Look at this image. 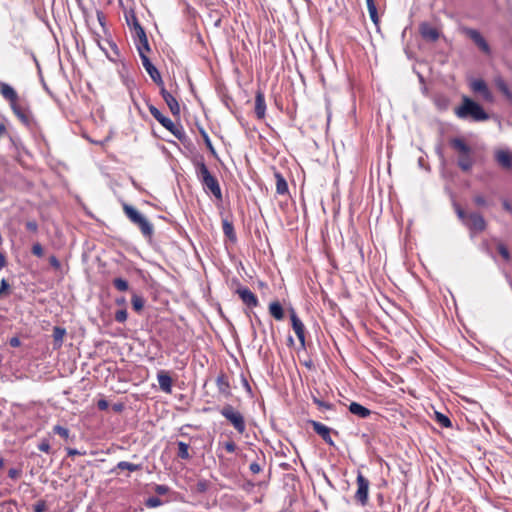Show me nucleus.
<instances>
[{"mask_svg": "<svg viewBox=\"0 0 512 512\" xmlns=\"http://www.w3.org/2000/svg\"><path fill=\"white\" fill-rule=\"evenodd\" d=\"M0 95L9 103L16 118L27 128L35 124L34 116L28 101L21 98L17 91L8 83L0 82Z\"/></svg>", "mask_w": 512, "mask_h": 512, "instance_id": "f257e3e1", "label": "nucleus"}, {"mask_svg": "<svg viewBox=\"0 0 512 512\" xmlns=\"http://www.w3.org/2000/svg\"><path fill=\"white\" fill-rule=\"evenodd\" d=\"M195 170L204 191L213 195L218 201H222L223 197L219 181L211 174L204 161H197L195 163Z\"/></svg>", "mask_w": 512, "mask_h": 512, "instance_id": "f03ea898", "label": "nucleus"}, {"mask_svg": "<svg viewBox=\"0 0 512 512\" xmlns=\"http://www.w3.org/2000/svg\"><path fill=\"white\" fill-rule=\"evenodd\" d=\"M455 115L460 119L471 118L473 121H486L489 119V115L481 107L480 104L471 100L467 96H463L462 104L455 108Z\"/></svg>", "mask_w": 512, "mask_h": 512, "instance_id": "7ed1b4c3", "label": "nucleus"}, {"mask_svg": "<svg viewBox=\"0 0 512 512\" xmlns=\"http://www.w3.org/2000/svg\"><path fill=\"white\" fill-rule=\"evenodd\" d=\"M450 146L458 153V167L468 172L474 165L471 147L462 138H453L450 140Z\"/></svg>", "mask_w": 512, "mask_h": 512, "instance_id": "20e7f679", "label": "nucleus"}, {"mask_svg": "<svg viewBox=\"0 0 512 512\" xmlns=\"http://www.w3.org/2000/svg\"><path fill=\"white\" fill-rule=\"evenodd\" d=\"M220 414L234 427L239 433L243 434L246 430V422L243 414L236 410L232 405L226 404L220 410Z\"/></svg>", "mask_w": 512, "mask_h": 512, "instance_id": "39448f33", "label": "nucleus"}, {"mask_svg": "<svg viewBox=\"0 0 512 512\" xmlns=\"http://www.w3.org/2000/svg\"><path fill=\"white\" fill-rule=\"evenodd\" d=\"M148 109L152 116L177 139L182 140L185 136L181 125L175 124L170 118L164 116L154 105H148Z\"/></svg>", "mask_w": 512, "mask_h": 512, "instance_id": "423d86ee", "label": "nucleus"}, {"mask_svg": "<svg viewBox=\"0 0 512 512\" xmlns=\"http://www.w3.org/2000/svg\"><path fill=\"white\" fill-rule=\"evenodd\" d=\"M461 32L470 38L484 54L490 55V46L478 30L469 27H462Z\"/></svg>", "mask_w": 512, "mask_h": 512, "instance_id": "0eeeda50", "label": "nucleus"}, {"mask_svg": "<svg viewBox=\"0 0 512 512\" xmlns=\"http://www.w3.org/2000/svg\"><path fill=\"white\" fill-rule=\"evenodd\" d=\"M357 491L355 493V499L362 505L365 506L368 503V495H369V480L363 476L362 473H358L357 475Z\"/></svg>", "mask_w": 512, "mask_h": 512, "instance_id": "6e6552de", "label": "nucleus"}, {"mask_svg": "<svg viewBox=\"0 0 512 512\" xmlns=\"http://www.w3.org/2000/svg\"><path fill=\"white\" fill-rule=\"evenodd\" d=\"M419 32L423 39L430 42H436L440 37L439 30L427 22L419 25Z\"/></svg>", "mask_w": 512, "mask_h": 512, "instance_id": "1a4fd4ad", "label": "nucleus"}, {"mask_svg": "<svg viewBox=\"0 0 512 512\" xmlns=\"http://www.w3.org/2000/svg\"><path fill=\"white\" fill-rule=\"evenodd\" d=\"M127 218L135 224H148V220L136 207L128 204L123 205Z\"/></svg>", "mask_w": 512, "mask_h": 512, "instance_id": "9d476101", "label": "nucleus"}, {"mask_svg": "<svg viewBox=\"0 0 512 512\" xmlns=\"http://www.w3.org/2000/svg\"><path fill=\"white\" fill-rule=\"evenodd\" d=\"M290 318H291L292 328H293L298 340L300 341L301 347L304 348L305 347V326H304L303 322L299 319V317L297 316V314L295 313L294 310L291 311Z\"/></svg>", "mask_w": 512, "mask_h": 512, "instance_id": "9b49d317", "label": "nucleus"}, {"mask_svg": "<svg viewBox=\"0 0 512 512\" xmlns=\"http://www.w3.org/2000/svg\"><path fill=\"white\" fill-rule=\"evenodd\" d=\"M159 87H160V94H161L163 100L165 101V103L167 104V106L169 107L171 113L175 116H179L180 105H179L177 99L170 92H168L165 89L164 85L159 86Z\"/></svg>", "mask_w": 512, "mask_h": 512, "instance_id": "f8f14e48", "label": "nucleus"}, {"mask_svg": "<svg viewBox=\"0 0 512 512\" xmlns=\"http://www.w3.org/2000/svg\"><path fill=\"white\" fill-rule=\"evenodd\" d=\"M471 89L479 93L485 101L492 102L493 96L486 82L482 79H476L471 82Z\"/></svg>", "mask_w": 512, "mask_h": 512, "instance_id": "ddd939ff", "label": "nucleus"}, {"mask_svg": "<svg viewBox=\"0 0 512 512\" xmlns=\"http://www.w3.org/2000/svg\"><path fill=\"white\" fill-rule=\"evenodd\" d=\"M142 64L146 70V72L149 74L151 79L158 85L163 86V80L162 77L158 71V69L151 63L148 56H143V59H141Z\"/></svg>", "mask_w": 512, "mask_h": 512, "instance_id": "4468645a", "label": "nucleus"}, {"mask_svg": "<svg viewBox=\"0 0 512 512\" xmlns=\"http://www.w3.org/2000/svg\"><path fill=\"white\" fill-rule=\"evenodd\" d=\"M310 423H311V425H312L313 430H314L318 435H320V436H321V438H322V439H323V440H324L328 445H330V446H334V442H333V440H332V438H331V435H330V433H331V429H330L328 426H326V425H324V424H322V423H320V422H317V421H311Z\"/></svg>", "mask_w": 512, "mask_h": 512, "instance_id": "2eb2a0df", "label": "nucleus"}, {"mask_svg": "<svg viewBox=\"0 0 512 512\" xmlns=\"http://www.w3.org/2000/svg\"><path fill=\"white\" fill-rule=\"evenodd\" d=\"M237 293L243 303L248 307H256L259 304L257 296L247 287H241L237 290Z\"/></svg>", "mask_w": 512, "mask_h": 512, "instance_id": "dca6fc26", "label": "nucleus"}, {"mask_svg": "<svg viewBox=\"0 0 512 512\" xmlns=\"http://www.w3.org/2000/svg\"><path fill=\"white\" fill-rule=\"evenodd\" d=\"M495 160L503 169L509 170L512 168V154L508 150H497Z\"/></svg>", "mask_w": 512, "mask_h": 512, "instance_id": "f3484780", "label": "nucleus"}, {"mask_svg": "<svg viewBox=\"0 0 512 512\" xmlns=\"http://www.w3.org/2000/svg\"><path fill=\"white\" fill-rule=\"evenodd\" d=\"M135 38L137 40L136 46L140 58L143 59V56H148L147 54L151 51L146 32H141L140 34L136 35Z\"/></svg>", "mask_w": 512, "mask_h": 512, "instance_id": "a211bd4d", "label": "nucleus"}, {"mask_svg": "<svg viewBox=\"0 0 512 512\" xmlns=\"http://www.w3.org/2000/svg\"><path fill=\"white\" fill-rule=\"evenodd\" d=\"M266 113L265 96L262 91L258 90L255 95V114L258 119H263Z\"/></svg>", "mask_w": 512, "mask_h": 512, "instance_id": "6ab92c4d", "label": "nucleus"}, {"mask_svg": "<svg viewBox=\"0 0 512 512\" xmlns=\"http://www.w3.org/2000/svg\"><path fill=\"white\" fill-rule=\"evenodd\" d=\"M218 391L224 397L231 396V388L228 377L224 373H220L216 378Z\"/></svg>", "mask_w": 512, "mask_h": 512, "instance_id": "aec40b11", "label": "nucleus"}, {"mask_svg": "<svg viewBox=\"0 0 512 512\" xmlns=\"http://www.w3.org/2000/svg\"><path fill=\"white\" fill-rule=\"evenodd\" d=\"M157 380L159 387L165 393H171L172 391V378L170 375L164 371H161L157 374Z\"/></svg>", "mask_w": 512, "mask_h": 512, "instance_id": "412c9836", "label": "nucleus"}, {"mask_svg": "<svg viewBox=\"0 0 512 512\" xmlns=\"http://www.w3.org/2000/svg\"><path fill=\"white\" fill-rule=\"evenodd\" d=\"M348 409L350 413L362 419L368 418L371 415V410L357 402H351Z\"/></svg>", "mask_w": 512, "mask_h": 512, "instance_id": "4be33fe9", "label": "nucleus"}, {"mask_svg": "<svg viewBox=\"0 0 512 512\" xmlns=\"http://www.w3.org/2000/svg\"><path fill=\"white\" fill-rule=\"evenodd\" d=\"M66 329L64 327L55 326L53 328V348L60 349L63 345L64 337L66 335Z\"/></svg>", "mask_w": 512, "mask_h": 512, "instance_id": "5701e85b", "label": "nucleus"}, {"mask_svg": "<svg viewBox=\"0 0 512 512\" xmlns=\"http://www.w3.org/2000/svg\"><path fill=\"white\" fill-rule=\"evenodd\" d=\"M274 177H275L276 192L279 195L288 194L289 193L288 184H287V181L284 178V176L280 172L275 171Z\"/></svg>", "mask_w": 512, "mask_h": 512, "instance_id": "b1692460", "label": "nucleus"}, {"mask_svg": "<svg viewBox=\"0 0 512 512\" xmlns=\"http://www.w3.org/2000/svg\"><path fill=\"white\" fill-rule=\"evenodd\" d=\"M126 22L131 30L134 31V35H138L141 32H145L144 28L139 23V20L134 12H131L130 14L126 15Z\"/></svg>", "mask_w": 512, "mask_h": 512, "instance_id": "393cba45", "label": "nucleus"}, {"mask_svg": "<svg viewBox=\"0 0 512 512\" xmlns=\"http://www.w3.org/2000/svg\"><path fill=\"white\" fill-rule=\"evenodd\" d=\"M367 9L369 12V16L371 21L374 23L376 27H379L380 18L378 15L377 7L375 4V0H366Z\"/></svg>", "mask_w": 512, "mask_h": 512, "instance_id": "a878e982", "label": "nucleus"}, {"mask_svg": "<svg viewBox=\"0 0 512 512\" xmlns=\"http://www.w3.org/2000/svg\"><path fill=\"white\" fill-rule=\"evenodd\" d=\"M269 313L276 320H282L284 318V309L278 301H274L269 304Z\"/></svg>", "mask_w": 512, "mask_h": 512, "instance_id": "bb28decb", "label": "nucleus"}, {"mask_svg": "<svg viewBox=\"0 0 512 512\" xmlns=\"http://www.w3.org/2000/svg\"><path fill=\"white\" fill-rule=\"evenodd\" d=\"M116 469L119 470H128L130 472L139 471L142 469L141 464H134L127 461H120L117 463L116 467L112 470V472H115Z\"/></svg>", "mask_w": 512, "mask_h": 512, "instance_id": "cd10ccee", "label": "nucleus"}, {"mask_svg": "<svg viewBox=\"0 0 512 512\" xmlns=\"http://www.w3.org/2000/svg\"><path fill=\"white\" fill-rule=\"evenodd\" d=\"M177 446H178V453H177V456L180 458V459H183V460H188L191 458V455L189 453V445L185 442H182V441H179L177 443Z\"/></svg>", "mask_w": 512, "mask_h": 512, "instance_id": "c85d7f7f", "label": "nucleus"}, {"mask_svg": "<svg viewBox=\"0 0 512 512\" xmlns=\"http://www.w3.org/2000/svg\"><path fill=\"white\" fill-rule=\"evenodd\" d=\"M114 287L121 292L127 291L129 289V283L126 279L118 277L113 279Z\"/></svg>", "mask_w": 512, "mask_h": 512, "instance_id": "c756f323", "label": "nucleus"}, {"mask_svg": "<svg viewBox=\"0 0 512 512\" xmlns=\"http://www.w3.org/2000/svg\"><path fill=\"white\" fill-rule=\"evenodd\" d=\"M495 85L504 96H507L511 92L507 83L501 77L495 79Z\"/></svg>", "mask_w": 512, "mask_h": 512, "instance_id": "7c9ffc66", "label": "nucleus"}, {"mask_svg": "<svg viewBox=\"0 0 512 512\" xmlns=\"http://www.w3.org/2000/svg\"><path fill=\"white\" fill-rule=\"evenodd\" d=\"M131 303H132L133 309L137 312H140L144 307V299L137 294H133Z\"/></svg>", "mask_w": 512, "mask_h": 512, "instance_id": "2f4dec72", "label": "nucleus"}, {"mask_svg": "<svg viewBox=\"0 0 512 512\" xmlns=\"http://www.w3.org/2000/svg\"><path fill=\"white\" fill-rule=\"evenodd\" d=\"M435 415H436V421L440 426L445 427V428H449L452 426L451 420L446 415H444L440 412H436Z\"/></svg>", "mask_w": 512, "mask_h": 512, "instance_id": "473e14b6", "label": "nucleus"}, {"mask_svg": "<svg viewBox=\"0 0 512 512\" xmlns=\"http://www.w3.org/2000/svg\"><path fill=\"white\" fill-rule=\"evenodd\" d=\"M53 432L55 434H58L59 436H61L64 439H68L70 437L69 429L64 426H61V425H55L53 427Z\"/></svg>", "mask_w": 512, "mask_h": 512, "instance_id": "72a5a7b5", "label": "nucleus"}, {"mask_svg": "<svg viewBox=\"0 0 512 512\" xmlns=\"http://www.w3.org/2000/svg\"><path fill=\"white\" fill-rule=\"evenodd\" d=\"M225 236L232 242L235 243L237 240L234 226H223Z\"/></svg>", "mask_w": 512, "mask_h": 512, "instance_id": "f704fd0d", "label": "nucleus"}, {"mask_svg": "<svg viewBox=\"0 0 512 512\" xmlns=\"http://www.w3.org/2000/svg\"><path fill=\"white\" fill-rule=\"evenodd\" d=\"M127 318H128V313H127V310L125 308L116 311V313H115V320L118 323H124L127 320Z\"/></svg>", "mask_w": 512, "mask_h": 512, "instance_id": "c9c22d12", "label": "nucleus"}, {"mask_svg": "<svg viewBox=\"0 0 512 512\" xmlns=\"http://www.w3.org/2000/svg\"><path fill=\"white\" fill-rule=\"evenodd\" d=\"M162 505V500L158 497H150L146 501V506L149 508H156Z\"/></svg>", "mask_w": 512, "mask_h": 512, "instance_id": "e433bc0d", "label": "nucleus"}, {"mask_svg": "<svg viewBox=\"0 0 512 512\" xmlns=\"http://www.w3.org/2000/svg\"><path fill=\"white\" fill-rule=\"evenodd\" d=\"M497 250H498L499 254L503 257L504 260H506V261L510 260V252L504 244H499L497 246Z\"/></svg>", "mask_w": 512, "mask_h": 512, "instance_id": "4c0bfd02", "label": "nucleus"}, {"mask_svg": "<svg viewBox=\"0 0 512 512\" xmlns=\"http://www.w3.org/2000/svg\"><path fill=\"white\" fill-rule=\"evenodd\" d=\"M140 230L142 235L148 239V241H151L153 235V226H140Z\"/></svg>", "mask_w": 512, "mask_h": 512, "instance_id": "58836bf2", "label": "nucleus"}, {"mask_svg": "<svg viewBox=\"0 0 512 512\" xmlns=\"http://www.w3.org/2000/svg\"><path fill=\"white\" fill-rule=\"evenodd\" d=\"M202 136H203V139H204V142H205L206 147L209 149V151H210L213 155H215V154H216V152H215V149H214V147H213V145H212V142H211V140H210V138H209L208 134H207L206 132H204V131H203V132H202Z\"/></svg>", "mask_w": 512, "mask_h": 512, "instance_id": "ea45409f", "label": "nucleus"}, {"mask_svg": "<svg viewBox=\"0 0 512 512\" xmlns=\"http://www.w3.org/2000/svg\"><path fill=\"white\" fill-rule=\"evenodd\" d=\"M32 253L37 257H42L44 254L43 247L40 243H35L32 246Z\"/></svg>", "mask_w": 512, "mask_h": 512, "instance_id": "a19ab883", "label": "nucleus"}, {"mask_svg": "<svg viewBox=\"0 0 512 512\" xmlns=\"http://www.w3.org/2000/svg\"><path fill=\"white\" fill-rule=\"evenodd\" d=\"M38 449L42 452L49 453L51 449L49 441L46 439L42 440L38 445Z\"/></svg>", "mask_w": 512, "mask_h": 512, "instance_id": "79ce46f5", "label": "nucleus"}, {"mask_svg": "<svg viewBox=\"0 0 512 512\" xmlns=\"http://www.w3.org/2000/svg\"><path fill=\"white\" fill-rule=\"evenodd\" d=\"M314 403L317 404V406L320 408V409H327V410H330L333 408V405L330 404V403H327V402H324V401H321L317 398H314Z\"/></svg>", "mask_w": 512, "mask_h": 512, "instance_id": "37998d69", "label": "nucleus"}, {"mask_svg": "<svg viewBox=\"0 0 512 512\" xmlns=\"http://www.w3.org/2000/svg\"><path fill=\"white\" fill-rule=\"evenodd\" d=\"M154 490L158 495H165L169 492V487L166 485L158 484L155 486Z\"/></svg>", "mask_w": 512, "mask_h": 512, "instance_id": "c03bdc74", "label": "nucleus"}, {"mask_svg": "<svg viewBox=\"0 0 512 512\" xmlns=\"http://www.w3.org/2000/svg\"><path fill=\"white\" fill-rule=\"evenodd\" d=\"M49 263L55 270L61 269V263L56 256L52 255L49 257Z\"/></svg>", "mask_w": 512, "mask_h": 512, "instance_id": "a18cd8bd", "label": "nucleus"}, {"mask_svg": "<svg viewBox=\"0 0 512 512\" xmlns=\"http://www.w3.org/2000/svg\"><path fill=\"white\" fill-rule=\"evenodd\" d=\"M249 470L253 474H258V473H260L262 471V466L258 462H252L249 465Z\"/></svg>", "mask_w": 512, "mask_h": 512, "instance_id": "49530a36", "label": "nucleus"}, {"mask_svg": "<svg viewBox=\"0 0 512 512\" xmlns=\"http://www.w3.org/2000/svg\"><path fill=\"white\" fill-rule=\"evenodd\" d=\"M224 448L229 453H234L236 451V444L233 441H227L224 443Z\"/></svg>", "mask_w": 512, "mask_h": 512, "instance_id": "de8ad7c7", "label": "nucleus"}, {"mask_svg": "<svg viewBox=\"0 0 512 512\" xmlns=\"http://www.w3.org/2000/svg\"><path fill=\"white\" fill-rule=\"evenodd\" d=\"M473 201L477 206H485L486 205V199L482 195H475L473 198Z\"/></svg>", "mask_w": 512, "mask_h": 512, "instance_id": "09e8293b", "label": "nucleus"}, {"mask_svg": "<svg viewBox=\"0 0 512 512\" xmlns=\"http://www.w3.org/2000/svg\"><path fill=\"white\" fill-rule=\"evenodd\" d=\"M21 475V470L16 468H11L8 471V476L11 479H17Z\"/></svg>", "mask_w": 512, "mask_h": 512, "instance_id": "8fccbe9b", "label": "nucleus"}, {"mask_svg": "<svg viewBox=\"0 0 512 512\" xmlns=\"http://www.w3.org/2000/svg\"><path fill=\"white\" fill-rule=\"evenodd\" d=\"M96 15H97V20H98L99 24H100L103 28H105V24H106V17H105V14H104L102 11L98 10V11L96 12Z\"/></svg>", "mask_w": 512, "mask_h": 512, "instance_id": "3c124183", "label": "nucleus"}, {"mask_svg": "<svg viewBox=\"0 0 512 512\" xmlns=\"http://www.w3.org/2000/svg\"><path fill=\"white\" fill-rule=\"evenodd\" d=\"M67 455L70 457L76 456V455H85V452H80L79 450L75 448H67Z\"/></svg>", "mask_w": 512, "mask_h": 512, "instance_id": "603ef678", "label": "nucleus"}, {"mask_svg": "<svg viewBox=\"0 0 512 512\" xmlns=\"http://www.w3.org/2000/svg\"><path fill=\"white\" fill-rule=\"evenodd\" d=\"M97 407L99 410H106L108 407H109V403L107 400L105 399H100L98 402H97Z\"/></svg>", "mask_w": 512, "mask_h": 512, "instance_id": "864d4df0", "label": "nucleus"}, {"mask_svg": "<svg viewBox=\"0 0 512 512\" xmlns=\"http://www.w3.org/2000/svg\"><path fill=\"white\" fill-rule=\"evenodd\" d=\"M45 509V503L40 501L34 505V512H43Z\"/></svg>", "mask_w": 512, "mask_h": 512, "instance_id": "5fc2aeb1", "label": "nucleus"}, {"mask_svg": "<svg viewBox=\"0 0 512 512\" xmlns=\"http://www.w3.org/2000/svg\"><path fill=\"white\" fill-rule=\"evenodd\" d=\"M6 257L3 252H0V269L4 268L6 266Z\"/></svg>", "mask_w": 512, "mask_h": 512, "instance_id": "6e6d98bb", "label": "nucleus"}, {"mask_svg": "<svg viewBox=\"0 0 512 512\" xmlns=\"http://www.w3.org/2000/svg\"><path fill=\"white\" fill-rule=\"evenodd\" d=\"M7 128L5 126V124L3 123H0V138L5 136L7 134Z\"/></svg>", "mask_w": 512, "mask_h": 512, "instance_id": "4d7b16f0", "label": "nucleus"}, {"mask_svg": "<svg viewBox=\"0 0 512 512\" xmlns=\"http://www.w3.org/2000/svg\"><path fill=\"white\" fill-rule=\"evenodd\" d=\"M115 303L119 306H125L126 304V299L124 297H120V298H117L115 300Z\"/></svg>", "mask_w": 512, "mask_h": 512, "instance_id": "13d9d810", "label": "nucleus"}, {"mask_svg": "<svg viewBox=\"0 0 512 512\" xmlns=\"http://www.w3.org/2000/svg\"><path fill=\"white\" fill-rule=\"evenodd\" d=\"M10 344H11V346H13V347H17V346L20 344V341H19V339H18V338H15V337H14V338H12V339L10 340Z\"/></svg>", "mask_w": 512, "mask_h": 512, "instance_id": "bf43d9fd", "label": "nucleus"}, {"mask_svg": "<svg viewBox=\"0 0 512 512\" xmlns=\"http://www.w3.org/2000/svg\"><path fill=\"white\" fill-rule=\"evenodd\" d=\"M251 329H252L253 338H256L257 334H256L255 324L253 321H251Z\"/></svg>", "mask_w": 512, "mask_h": 512, "instance_id": "052dcab7", "label": "nucleus"}, {"mask_svg": "<svg viewBox=\"0 0 512 512\" xmlns=\"http://www.w3.org/2000/svg\"><path fill=\"white\" fill-rule=\"evenodd\" d=\"M473 228L476 232H478V231H482L485 228V226L479 225V226H473Z\"/></svg>", "mask_w": 512, "mask_h": 512, "instance_id": "680f3d73", "label": "nucleus"}, {"mask_svg": "<svg viewBox=\"0 0 512 512\" xmlns=\"http://www.w3.org/2000/svg\"><path fill=\"white\" fill-rule=\"evenodd\" d=\"M255 322H256V324L258 326H262V322H261L260 318L257 315H255Z\"/></svg>", "mask_w": 512, "mask_h": 512, "instance_id": "e2e57ef3", "label": "nucleus"}, {"mask_svg": "<svg viewBox=\"0 0 512 512\" xmlns=\"http://www.w3.org/2000/svg\"><path fill=\"white\" fill-rule=\"evenodd\" d=\"M509 101L510 103L512 104V92H510L507 96H505Z\"/></svg>", "mask_w": 512, "mask_h": 512, "instance_id": "0e129e2a", "label": "nucleus"}, {"mask_svg": "<svg viewBox=\"0 0 512 512\" xmlns=\"http://www.w3.org/2000/svg\"><path fill=\"white\" fill-rule=\"evenodd\" d=\"M114 409H115L116 411H121L122 406H121V405H115Z\"/></svg>", "mask_w": 512, "mask_h": 512, "instance_id": "69168bd1", "label": "nucleus"}, {"mask_svg": "<svg viewBox=\"0 0 512 512\" xmlns=\"http://www.w3.org/2000/svg\"><path fill=\"white\" fill-rule=\"evenodd\" d=\"M29 228H31L32 231H36L37 229V226L36 225H33V226H28Z\"/></svg>", "mask_w": 512, "mask_h": 512, "instance_id": "338daca9", "label": "nucleus"}, {"mask_svg": "<svg viewBox=\"0 0 512 512\" xmlns=\"http://www.w3.org/2000/svg\"><path fill=\"white\" fill-rule=\"evenodd\" d=\"M4 466V460L0 458V469Z\"/></svg>", "mask_w": 512, "mask_h": 512, "instance_id": "774afa93", "label": "nucleus"}]
</instances>
